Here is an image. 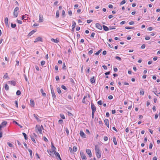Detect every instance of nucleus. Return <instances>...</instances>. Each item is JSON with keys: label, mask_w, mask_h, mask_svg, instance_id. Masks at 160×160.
<instances>
[{"label": "nucleus", "mask_w": 160, "mask_h": 160, "mask_svg": "<svg viewBox=\"0 0 160 160\" xmlns=\"http://www.w3.org/2000/svg\"><path fill=\"white\" fill-rule=\"evenodd\" d=\"M104 122L105 124L108 128H109V124L108 120V119H105L104 120Z\"/></svg>", "instance_id": "8"}, {"label": "nucleus", "mask_w": 160, "mask_h": 160, "mask_svg": "<svg viewBox=\"0 0 160 160\" xmlns=\"http://www.w3.org/2000/svg\"><path fill=\"white\" fill-rule=\"evenodd\" d=\"M95 151L97 158H100L101 154L100 151V148L98 145H96L95 146Z\"/></svg>", "instance_id": "1"}, {"label": "nucleus", "mask_w": 160, "mask_h": 160, "mask_svg": "<svg viewBox=\"0 0 160 160\" xmlns=\"http://www.w3.org/2000/svg\"><path fill=\"white\" fill-rule=\"evenodd\" d=\"M36 131L38 134H42V129H43V126L41 125H36L35 127Z\"/></svg>", "instance_id": "2"}, {"label": "nucleus", "mask_w": 160, "mask_h": 160, "mask_svg": "<svg viewBox=\"0 0 160 160\" xmlns=\"http://www.w3.org/2000/svg\"><path fill=\"white\" fill-rule=\"evenodd\" d=\"M16 24H13L12 23L11 24V26L12 28H15L16 27Z\"/></svg>", "instance_id": "34"}, {"label": "nucleus", "mask_w": 160, "mask_h": 160, "mask_svg": "<svg viewBox=\"0 0 160 160\" xmlns=\"http://www.w3.org/2000/svg\"><path fill=\"white\" fill-rule=\"evenodd\" d=\"M125 28L127 29H133L134 28L133 27H132H132H125Z\"/></svg>", "instance_id": "43"}, {"label": "nucleus", "mask_w": 160, "mask_h": 160, "mask_svg": "<svg viewBox=\"0 0 160 160\" xmlns=\"http://www.w3.org/2000/svg\"><path fill=\"white\" fill-rule=\"evenodd\" d=\"M140 94L141 95H143L144 94V92L143 90H141L140 92Z\"/></svg>", "instance_id": "36"}, {"label": "nucleus", "mask_w": 160, "mask_h": 160, "mask_svg": "<svg viewBox=\"0 0 160 160\" xmlns=\"http://www.w3.org/2000/svg\"><path fill=\"white\" fill-rule=\"evenodd\" d=\"M22 134L23 135V136H24L25 139H26V140H27L28 139V138H27V135L26 134V133H24V132H23L22 133Z\"/></svg>", "instance_id": "33"}, {"label": "nucleus", "mask_w": 160, "mask_h": 160, "mask_svg": "<svg viewBox=\"0 0 160 160\" xmlns=\"http://www.w3.org/2000/svg\"><path fill=\"white\" fill-rule=\"evenodd\" d=\"M43 21V16L41 15V14H39V22H42Z\"/></svg>", "instance_id": "13"}, {"label": "nucleus", "mask_w": 160, "mask_h": 160, "mask_svg": "<svg viewBox=\"0 0 160 160\" xmlns=\"http://www.w3.org/2000/svg\"><path fill=\"white\" fill-rule=\"evenodd\" d=\"M102 27H103V29L105 31H107L108 30V28L105 25H103Z\"/></svg>", "instance_id": "26"}, {"label": "nucleus", "mask_w": 160, "mask_h": 160, "mask_svg": "<svg viewBox=\"0 0 160 160\" xmlns=\"http://www.w3.org/2000/svg\"><path fill=\"white\" fill-rule=\"evenodd\" d=\"M153 145L152 143H150L149 148L150 149H151L152 148Z\"/></svg>", "instance_id": "49"}, {"label": "nucleus", "mask_w": 160, "mask_h": 160, "mask_svg": "<svg viewBox=\"0 0 160 160\" xmlns=\"http://www.w3.org/2000/svg\"><path fill=\"white\" fill-rule=\"evenodd\" d=\"M4 88L6 90H8L9 89V87L7 83L5 84Z\"/></svg>", "instance_id": "27"}, {"label": "nucleus", "mask_w": 160, "mask_h": 160, "mask_svg": "<svg viewBox=\"0 0 160 160\" xmlns=\"http://www.w3.org/2000/svg\"><path fill=\"white\" fill-rule=\"evenodd\" d=\"M65 131L67 133V135H68L69 133V131L68 129V128H66Z\"/></svg>", "instance_id": "40"}, {"label": "nucleus", "mask_w": 160, "mask_h": 160, "mask_svg": "<svg viewBox=\"0 0 160 160\" xmlns=\"http://www.w3.org/2000/svg\"><path fill=\"white\" fill-rule=\"evenodd\" d=\"M107 54V52L106 51H104L102 52V54L103 55H106Z\"/></svg>", "instance_id": "63"}, {"label": "nucleus", "mask_w": 160, "mask_h": 160, "mask_svg": "<svg viewBox=\"0 0 160 160\" xmlns=\"http://www.w3.org/2000/svg\"><path fill=\"white\" fill-rule=\"evenodd\" d=\"M126 3V1L125 0H122L120 3V5H122Z\"/></svg>", "instance_id": "42"}, {"label": "nucleus", "mask_w": 160, "mask_h": 160, "mask_svg": "<svg viewBox=\"0 0 160 160\" xmlns=\"http://www.w3.org/2000/svg\"><path fill=\"white\" fill-rule=\"evenodd\" d=\"M103 139L104 141H107L108 139V138L107 136H104Z\"/></svg>", "instance_id": "46"}, {"label": "nucleus", "mask_w": 160, "mask_h": 160, "mask_svg": "<svg viewBox=\"0 0 160 160\" xmlns=\"http://www.w3.org/2000/svg\"><path fill=\"white\" fill-rule=\"evenodd\" d=\"M57 91H58V93H59V94L61 93L62 92L61 90L59 88H57Z\"/></svg>", "instance_id": "44"}, {"label": "nucleus", "mask_w": 160, "mask_h": 160, "mask_svg": "<svg viewBox=\"0 0 160 160\" xmlns=\"http://www.w3.org/2000/svg\"><path fill=\"white\" fill-rule=\"evenodd\" d=\"M108 7L110 8H113V6L112 4H109L108 5Z\"/></svg>", "instance_id": "60"}, {"label": "nucleus", "mask_w": 160, "mask_h": 160, "mask_svg": "<svg viewBox=\"0 0 160 160\" xmlns=\"http://www.w3.org/2000/svg\"><path fill=\"white\" fill-rule=\"evenodd\" d=\"M91 108L92 110V112H95L96 111V108L94 105V104L92 103V102H91Z\"/></svg>", "instance_id": "5"}, {"label": "nucleus", "mask_w": 160, "mask_h": 160, "mask_svg": "<svg viewBox=\"0 0 160 160\" xmlns=\"http://www.w3.org/2000/svg\"><path fill=\"white\" fill-rule=\"evenodd\" d=\"M51 93H52V97L53 98H56V95L55 94L54 91L52 88H51Z\"/></svg>", "instance_id": "10"}, {"label": "nucleus", "mask_w": 160, "mask_h": 160, "mask_svg": "<svg viewBox=\"0 0 160 160\" xmlns=\"http://www.w3.org/2000/svg\"><path fill=\"white\" fill-rule=\"evenodd\" d=\"M51 148H52V150L53 152L54 153L55 152H56V148L53 145L52 143Z\"/></svg>", "instance_id": "15"}, {"label": "nucleus", "mask_w": 160, "mask_h": 160, "mask_svg": "<svg viewBox=\"0 0 160 160\" xmlns=\"http://www.w3.org/2000/svg\"><path fill=\"white\" fill-rule=\"evenodd\" d=\"M96 27L99 30H102V26L99 23H97L96 24Z\"/></svg>", "instance_id": "9"}, {"label": "nucleus", "mask_w": 160, "mask_h": 160, "mask_svg": "<svg viewBox=\"0 0 160 160\" xmlns=\"http://www.w3.org/2000/svg\"><path fill=\"white\" fill-rule=\"evenodd\" d=\"M76 22H74V21H73V22H72V29H74L75 27V26H76Z\"/></svg>", "instance_id": "28"}, {"label": "nucleus", "mask_w": 160, "mask_h": 160, "mask_svg": "<svg viewBox=\"0 0 160 160\" xmlns=\"http://www.w3.org/2000/svg\"><path fill=\"white\" fill-rule=\"evenodd\" d=\"M19 9V8L18 7H16L14 9L13 12V15L14 18H17L18 16Z\"/></svg>", "instance_id": "3"}, {"label": "nucleus", "mask_w": 160, "mask_h": 160, "mask_svg": "<svg viewBox=\"0 0 160 160\" xmlns=\"http://www.w3.org/2000/svg\"><path fill=\"white\" fill-rule=\"evenodd\" d=\"M80 136L83 138H86L85 133L82 131H80Z\"/></svg>", "instance_id": "11"}, {"label": "nucleus", "mask_w": 160, "mask_h": 160, "mask_svg": "<svg viewBox=\"0 0 160 160\" xmlns=\"http://www.w3.org/2000/svg\"><path fill=\"white\" fill-rule=\"evenodd\" d=\"M63 121L62 119H60L58 121V122L60 124H62V123Z\"/></svg>", "instance_id": "64"}, {"label": "nucleus", "mask_w": 160, "mask_h": 160, "mask_svg": "<svg viewBox=\"0 0 160 160\" xmlns=\"http://www.w3.org/2000/svg\"><path fill=\"white\" fill-rule=\"evenodd\" d=\"M68 98L69 100H71L72 99V97L70 95H69L68 96Z\"/></svg>", "instance_id": "57"}, {"label": "nucleus", "mask_w": 160, "mask_h": 160, "mask_svg": "<svg viewBox=\"0 0 160 160\" xmlns=\"http://www.w3.org/2000/svg\"><path fill=\"white\" fill-rule=\"evenodd\" d=\"M43 139H44V141L45 142H48V139L45 137H43Z\"/></svg>", "instance_id": "58"}, {"label": "nucleus", "mask_w": 160, "mask_h": 160, "mask_svg": "<svg viewBox=\"0 0 160 160\" xmlns=\"http://www.w3.org/2000/svg\"><path fill=\"white\" fill-rule=\"evenodd\" d=\"M16 94L17 95H19L21 94V91L20 90H18L16 92Z\"/></svg>", "instance_id": "35"}, {"label": "nucleus", "mask_w": 160, "mask_h": 160, "mask_svg": "<svg viewBox=\"0 0 160 160\" xmlns=\"http://www.w3.org/2000/svg\"><path fill=\"white\" fill-rule=\"evenodd\" d=\"M68 14L70 15H72V11L71 10H69L68 11Z\"/></svg>", "instance_id": "61"}, {"label": "nucleus", "mask_w": 160, "mask_h": 160, "mask_svg": "<svg viewBox=\"0 0 160 160\" xmlns=\"http://www.w3.org/2000/svg\"><path fill=\"white\" fill-rule=\"evenodd\" d=\"M8 83L11 85L15 86L16 85V82L14 81H10L8 82Z\"/></svg>", "instance_id": "16"}, {"label": "nucleus", "mask_w": 160, "mask_h": 160, "mask_svg": "<svg viewBox=\"0 0 160 160\" xmlns=\"http://www.w3.org/2000/svg\"><path fill=\"white\" fill-rule=\"evenodd\" d=\"M45 62L44 61H41V65H42V66L44 65L45 64Z\"/></svg>", "instance_id": "47"}, {"label": "nucleus", "mask_w": 160, "mask_h": 160, "mask_svg": "<svg viewBox=\"0 0 160 160\" xmlns=\"http://www.w3.org/2000/svg\"><path fill=\"white\" fill-rule=\"evenodd\" d=\"M7 124V122L6 121H4L2 122V123H1V124L0 125L3 128V127H5L6 125Z\"/></svg>", "instance_id": "17"}, {"label": "nucleus", "mask_w": 160, "mask_h": 160, "mask_svg": "<svg viewBox=\"0 0 160 160\" xmlns=\"http://www.w3.org/2000/svg\"><path fill=\"white\" fill-rule=\"evenodd\" d=\"M28 150V151L29 152V153H30V155L31 156H32V151L30 149H29Z\"/></svg>", "instance_id": "37"}, {"label": "nucleus", "mask_w": 160, "mask_h": 160, "mask_svg": "<svg viewBox=\"0 0 160 160\" xmlns=\"http://www.w3.org/2000/svg\"><path fill=\"white\" fill-rule=\"evenodd\" d=\"M80 154L82 160H84L87 159V158L83 152L81 151Z\"/></svg>", "instance_id": "4"}, {"label": "nucleus", "mask_w": 160, "mask_h": 160, "mask_svg": "<svg viewBox=\"0 0 160 160\" xmlns=\"http://www.w3.org/2000/svg\"><path fill=\"white\" fill-rule=\"evenodd\" d=\"M54 153L57 159L58 160H62L61 158V157H60V155L58 152H55Z\"/></svg>", "instance_id": "7"}, {"label": "nucleus", "mask_w": 160, "mask_h": 160, "mask_svg": "<svg viewBox=\"0 0 160 160\" xmlns=\"http://www.w3.org/2000/svg\"><path fill=\"white\" fill-rule=\"evenodd\" d=\"M56 16L57 18H58L59 16V11L58 10L56 11Z\"/></svg>", "instance_id": "29"}, {"label": "nucleus", "mask_w": 160, "mask_h": 160, "mask_svg": "<svg viewBox=\"0 0 160 160\" xmlns=\"http://www.w3.org/2000/svg\"><path fill=\"white\" fill-rule=\"evenodd\" d=\"M48 151V153L50 155H51V156H52V154H53V152L52 151H50V150H48V151Z\"/></svg>", "instance_id": "30"}, {"label": "nucleus", "mask_w": 160, "mask_h": 160, "mask_svg": "<svg viewBox=\"0 0 160 160\" xmlns=\"http://www.w3.org/2000/svg\"><path fill=\"white\" fill-rule=\"evenodd\" d=\"M39 41H41V42L42 41V38H41L40 37H38L35 40L34 42H39Z\"/></svg>", "instance_id": "14"}, {"label": "nucleus", "mask_w": 160, "mask_h": 160, "mask_svg": "<svg viewBox=\"0 0 160 160\" xmlns=\"http://www.w3.org/2000/svg\"><path fill=\"white\" fill-rule=\"evenodd\" d=\"M115 58L116 59H118L119 61H121V58H120V57H119L118 56H116V57Z\"/></svg>", "instance_id": "53"}, {"label": "nucleus", "mask_w": 160, "mask_h": 160, "mask_svg": "<svg viewBox=\"0 0 160 160\" xmlns=\"http://www.w3.org/2000/svg\"><path fill=\"white\" fill-rule=\"evenodd\" d=\"M102 67L104 69L107 70V67L106 66L103 65Z\"/></svg>", "instance_id": "59"}, {"label": "nucleus", "mask_w": 160, "mask_h": 160, "mask_svg": "<svg viewBox=\"0 0 160 160\" xmlns=\"http://www.w3.org/2000/svg\"><path fill=\"white\" fill-rule=\"evenodd\" d=\"M36 31L35 30H33L30 32L28 34V35L29 36H31L34 33L36 32Z\"/></svg>", "instance_id": "22"}, {"label": "nucleus", "mask_w": 160, "mask_h": 160, "mask_svg": "<svg viewBox=\"0 0 160 160\" xmlns=\"http://www.w3.org/2000/svg\"><path fill=\"white\" fill-rule=\"evenodd\" d=\"M150 39V37L149 36H146L145 37V39L146 40H149Z\"/></svg>", "instance_id": "48"}, {"label": "nucleus", "mask_w": 160, "mask_h": 160, "mask_svg": "<svg viewBox=\"0 0 160 160\" xmlns=\"http://www.w3.org/2000/svg\"><path fill=\"white\" fill-rule=\"evenodd\" d=\"M33 116H34V118L36 119V120L38 121H39V122L41 121V120H40V119L38 118V117H37V116L35 114H34Z\"/></svg>", "instance_id": "24"}, {"label": "nucleus", "mask_w": 160, "mask_h": 160, "mask_svg": "<svg viewBox=\"0 0 160 160\" xmlns=\"http://www.w3.org/2000/svg\"><path fill=\"white\" fill-rule=\"evenodd\" d=\"M60 116L61 117L62 119H65V116H64V115L63 114H60Z\"/></svg>", "instance_id": "39"}, {"label": "nucleus", "mask_w": 160, "mask_h": 160, "mask_svg": "<svg viewBox=\"0 0 160 160\" xmlns=\"http://www.w3.org/2000/svg\"><path fill=\"white\" fill-rule=\"evenodd\" d=\"M31 139H32V140L34 143H36V142L35 141V140L34 138L33 137H31Z\"/></svg>", "instance_id": "50"}, {"label": "nucleus", "mask_w": 160, "mask_h": 160, "mask_svg": "<svg viewBox=\"0 0 160 160\" xmlns=\"http://www.w3.org/2000/svg\"><path fill=\"white\" fill-rule=\"evenodd\" d=\"M87 153L89 155L90 158L92 156V152L91 150L89 149H87L86 150Z\"/></svg>", "instance_id": "6"}, {"label": "nucleus", "mask_w": 160, "mask_h": 160, "mask_svg": "<svg viewBox=\"0 0 160 160\" xmlns=\"http://www.w3.org/2000/svg\"><path fill=\"white\" fill-rule=\"evenodd\" d=\"M4 21H5L6 25V26H8V19L7 17L5 18V19H4Z\"/></svg>", "instance_id": "21"}, {"label": "nucleus", "mask_w": 160, "mask_h": 160, "mask_svg": "<svg viewBox=\"0 0 160 160\" xmlns=\"http://www.w3.org/2000/svg\"><path fill=\"white\" fill-rule=\"evenodd\" d=\"M51 41L55 43H58L59 42V40L58 38H57L56 39H54V38H52L51 39Z\"/></svg>", "instance_id": "12"}, {"label": "nucleus", "mask_w": 160, "mask_h": 160, "mask_svg": "<svg viewBox=\"0 0 160 160\" xmlns=\"http://www.w3.org/2000/svg\"><path fill=\"white\" fill-rule=\"evenodd\" d=\"M101 51H102V49H101L99 50L97 52H96V53H95V55H98L100 53Z\"/></svg>", "instance_id": "32"}, {"label": "nucleus", "mask_w": 160, "mask_h": 160, "mask_svg": "<svg viewBox=\"0 0 160 160\" xmlns=\"http://www.w3.org/2000/svg\"><path fill=\"white\" fill-rule=\"evenodd\" d=\"M95 35V33L94 32H92L91 35V37L94 38Z\"/></svg>", "instance_id": "52"}, {"label": "nucleus", "mask_w": 160, "mask_h": 160, "mask_svg": "<svg viewBox=\"0 0 160 160\" xmlns=\"http://www.w3.org/2000/svg\"><path fill=\"white\" fill-rule=\"evenodd\" d=\"M30 105L32 107H34L35 103L34 101L33 100H30Z\"/></svg>", "instance_id": "18"}, {"label": "nucleus", "mask_w": 160, "mask_h": 160, "mask_svg": "<svg viewBox=\"0 0 160 160\" xmlns=\"http://www.w3.org/2000/svg\"><path fill=\"white\" fill-rule=\"evenodd\" d=\"M98 105H101L102 104V102L101 100L99 101L98 102Z\"/></svg>", "instance_id": "45"}, {"label": "nucleus", "mask_w": 160, "mask_h": 160, "mask_svg": "<svg viewBox=\"0 0 160 160\" xmlns=\"http://www.w3.org/2000/svg\"><path fill=\"white\" fill-rule=\"evenodd\" d=\"M61 88H62V89H64V90H67V88H66V87L65 86H64V85H62V86H61Z\"/></svg>", "instance_id": "41"}, {"label": "nucleus", "mask_w": 160, "mask_h": 160, "mask_svg": "<svg viewBox=\"0 0 160 160\" xmlns=\"http://www.w3.org/2000/svg\"><path fill=\"white\" fill-rule=\"evenodd\" d=\"M73 150L74 152H76L77 151V148L75 146H74L73 147Z\"/></svg>", "instance_id": "38"}, {"label": "nucleus", "mask_w": 160, "mask_h": 160, "mask_svg": "<svg viewBox=\"0 0 160 160\" xmlns=\"http://www.w3.org/2000/svg\"><path fill=\"white\" fill-rule=\"evenodd\" d=\"M8 77V73H5L3 77V78L5 79L7 78Z\"/></svg>", "instance_id": "31"}, {"label": "nucleus", "mask_w": 160, "mask_h": 160, "mask_svg": "<svg viewBox=\"0 0 160 160\" xmlns=\"http://www.w3.org/2000/svg\"><path fill=\"white\" fill-rule=\"evenodd\" d=\"M90 82L92 83H93L95 82V78H94V77H92L90 79Z\"/></svg>", "instance_id": "19"}, {"label": "nucleus", "mask_w": 160, "mask_h": 160, "mask_svg": "<svg viewBox=\"0 0 160 160\" xmlns=\"http://www.w3.org/2000/svg\"><path fill=\"white\" fill-rule=\"evenodd\" d=\"M87 98V96H85L84 97L82 100V102L83 103H85L86 104H88L87 103H86L85 101V99Z\"/></svg>", "instance_id": "23"}, {"label": "nucleus", "mask_w": 160, "mask_h": 160, "mask_svg": "<svg viewBox=\"0 0 160 160\" xmlns=\"http://www.w3.org/2000/svg\"><path fill=\"white\" fill-rule=\"evenodd\" d=\"M145 47H146V46H145V44H142V46H141V48L142 49H144V48H145Z\"/></svg>", "instance_id": "54"}, {"label": "nucleus", "mask_w": 160, "mask_h": 160, "mask_svg": "<svg viewBox=\"0 0 160 160\" xmlns=\"http://www.w3.org/2000/svg\"><path fill=\"white\" fill-rule=\"evenodd\" d=\"M113 142L115 145H117V144L116 138L115 137H113Z\"/></svg>", "instance_id": "20"}, {"label": "nucleus", "mask_w": 160, "mask_h": 160, "mask_svg": "<svg viewBox=\"0 0 160 160\" xmlns=\"http://www.w3.org/2000/svg\"><path fill=\"white\" fill-rule=\"evenodd\" d=\"M17 22L20 24H22V22L21 20H17Z\"/></svg>", "instance_id": "55"}, {"label": "nucleus", "mask_w": 160, "mask_h": 160, "mask_svg": "<svg viewBox=\"0 0 160 160\" xmlns=\"http://www.w3.org/2000/svg\"><path fill=\"white\" fill-rule=\"evenodd\" d=\"M70 82L72 83L75 84V82H74V81L73 80V79L72 78L70 79Z\"/></svg>", "instance_id": "56"}, {"label": "nucleus", "mask_w": 160, "mask_h": 160, "mask_svg": "<svg viewBox=\"0 0 160 160\" xmlns=\"http://www.w3.org/2000/svg\"><path fill=\"white\" fill-rule=\"evenodd\" d=\"M8 145L10 147H12L13 146V145L10 142H8Z\"/></svg>", "instance_id": "51"}, {"label": "nucleus", "mask_w": 160, "mask_h": 160, "mask_svg": "<svg viewBox=\"0 0 160 160\" xmlns=\"http://www.w3.org/2000/svg\"><path fill=\"white\" fill-rule=\"evenodd\" d=\"M41 93H42V95L44 96H46V94L44 92V91L42 89H41L40 90Z\"/></svg>", "instance_id": "25"}, {"label": "nucleus", "mask_w": 160, "mask_h": 160, "mask_svg": "<svg viewBox=\"0 0 160 160\" xmlns=\"http://www.w3.org/2000/svg\"><path fill=\"white\" fill-rule=\"evenodd\" d=\"M108 98L109 99H112L113 98V96L112 95H109Z\"/></svg>", "instance_id": "62"}]
</instances>
